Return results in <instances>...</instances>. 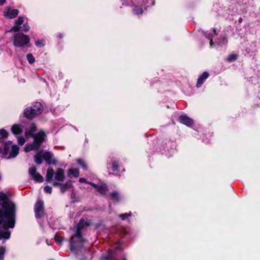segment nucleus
<instances>
[{"label":"nucleus","mask_w":260,"mask_h":260,"mask_svg":"<svg viewBox=\"0 0 260 260\" xmlns=\"http://www.w3.org/2000/svg\"><path fill=\"white\" fill-rule=\"evenodd\" d=\"M15 206L7 199L6 195L0 192V225L3 223L5 230L13 228L15 225ZM10 237L9 232L0 231V239H8Z\"/></svg>","instance_id":"obj_1"},{"label":"nucleus","mask_w":260,"mask_h":260,"mask_svg":"<svg viewBox=\"0 0 260 260\" xmlns=\"http://www.w3.org/2000/svg\"><path fill=\"white\" fill-rule=\"evenodd\" d=\"M37 129L36 125L32 123L29 127L25 131V135L26 139L30 136L34 138L33 144H27L24 148V151L28 152L31 150L39 149L40 145L45 141L46 134L43 131H40L37 134L34 133Z\"/></svg>","instance_id":"obj_2"},{"label":"nucleus","mask_w":260,"mask_h":260,"mask_svg":"<svg viewBox=\"0 0 260 260\" xmlns=\"http://www.w3.org/2000/svg\"><path fill=\"white\" fill-rule=\"evenodd\" d=\"M43 109L41 104L39 102H36L32 106L26 108L24 110V116L27 119H32L40 115L42 113Z\"/></svg>","instance_id":"obj_3"},{"label":"nucleus","mask_w":260,"mask_h":260,"mask_svg":"<svg viewBox=\"0 0 260 260\" xmlns=\"http://www.w3.org/2000/svg\"><path fill=\"white\" fill-rule=\"evenodd\" d=\"M13 45L17 48H22L27 46L30 43V37L22 32L15 34L12 38Z\"/></svg>","instance_id":"obj_4"},{"label":"nucleus","mask_w":260,"mask_h":260,"mask_svg":"<svg viewBox=\"0 0 260 260\" xmlns=\"http://www.w3.org/2000/svg\"><path fill=\"white\" fill-rule=\"evenodd\" d=\"M43 158L48 164H53L54 160L52 154L48 151H44L41 150L37 153L34 156V160L38 165H40L42 162Z\"/></svg>","instance_id":"obj_5"},{"label":"nucleus","mask_w":260,"mask_h":260,"mask_svg":"<svg viewBox=\"0 0 260 260\" xmlns=\"http://www.w3.org/2000/svg\"><path fill=\"white\" fill-rule=\"evenodd\" d=\"M85 225V222L84 219H81L77 226V231L76 234L73 235L71 238V249L73 250V247L76 246V243L81 242L83 241L82 237L81 235L80 230Z\"/></svg>","instance_id":"obj_6"},{"label":"nucleus","mask_w":260,"mask_h":260,"mask_svg":"<svg viewBox=\"0 0 260 260\" xmlns=\"http://www.w3.org/2000/svg\"><path fill=\"white\" fill-rule=\"evenodd\" d=\"M5 156H7V158L15 157L19 153V149L16 145H12L11 142H9L6 144L5 146Z\"/></svg>","instance_id":"obj_7"},{"label":"nucleus","mask_w":260,"mask_h":260,"mask_svg":"<svg viewBox=\"0 0 260 260\" xmlns=\"http://www.w3.org/2000/svg\"><path fill=\"white\" fill-rule=\"evenodd\" d=\"M114 249V251L110 250L107 256L104 257V260H117L116 258L117 257L116 251L120 250L122 249V242H119L118 243H117L116 244Z\"/></svg>","instance_id":"obj_8"},{"label":"nucleus","mask_w":260,"mask_h":260,"mask_svg":"<svg viewBox=\"0 0 260 260\" xmlns=\"http://www.w3.org/2000/svg\"><path fill=\"white\" fill-rule=\"evenodd\" d=\"M28 172L30 177L36 182H42L43 181V176L37 172V169L35 167L30 168Z\"/></svg>","instance_id":"obj_9"},{"label":"nucleus","mask_w":260,"mask_h":260,"mask_svg":"<svg viewBox=\"0 0 260 260\" xmlns=\"http://www.w3.org/2000/svg\"><path fill=\"white\" fill-rule=\"evenodd\" d=\"M35 212L37 218L40 217L44 214L43 203L41 200H38L35 207Z\"/></svg>","instance_id":"obj_10"},{"label":"nucleus","mask_w":260,"mask_h":260,"mask_svg":"<svg viewBox=\"0 0 260 260\" xmlns=\"http://www.w3.org/2000/svg\"><path fill=\"white\" fill-rule=\"evenodd\" d=\"M24 18L22 16H20L15 21L14 25L11 28L10 31H14L15 32H19L22 27L21 25L23 23Z\"/></svg>","instance_id":"obj_11"},{"label":"nucleus","mask_w":260,"mask_h":260,"mask_svg":"<svg viewBox=\"0 0 260 260\" xmlns=\"http://www.w3.org/2000/svg\"><path fill=\"white\" fill-rule=\"evenodd\" d=\"M18 14V10L17 9L11 10L9 8L6 9L4 11V15L6 18L9 19H13L16 17Z\"/></svg>","instance_id":"obj_12"},{"label":"nucleus","mask_w":260,"mask_h":260,"mask_svg":"<svg viewBox=\"0 0 260 260\" xmlns=\"http://www.w3.org/2000/svg\"><path fill=\"white\" fill-rule=\"evenodd\" d=\"M54 178L58 181H63L65 179L64 170L61 168L57 169L55 173Z\"/></svg>","instance_id":"obj_13"},{"label":"nucleus","mask_w":260,"mask_h":260,"mask_svg":"<svg viewBox=\"0 0 260 260\" xmlns=\"http://www.w3.org/2000/svg\"><path fill=\"white\" fill-rule=\"evenodd\" d=\"M179 121L188 126H191L193 124V120L186 115H181L179 118Z\"/></svg>","instance_id":"obj_14"},{"label":"nucleus","mask_w":260,"mask_h":260,"mask_svg":"<svg viewBox=\"0 0 260 260\" xmlns=\"http://www.w3.org/2000/svg\"><path fill=\"white\" fill-rule=\"evenodd\" d=\"M209 77V74L207 72H204L198 78L197 87H200L202 86L205 80L207 79Z\"/></svg>","instance_id":"obj_15"},{"label":"nucleus","mask_w":260,"mask_h":260,"mask_svg":"<svg viewBox=\"0 0 260 260\" xmlns=\"http://www.w3.org/2000/svg\"><path fill=\"white\" fill-rule=\"evenodd\" d=\"M11 132L15 135H19L23 132V127L21 125L14 124L11 128Z\"/></svg>","instance_id":"obj_16"},{"label":"nucleus","mask_w":260,"mask_h":260,"mask_svg":"<svg viewBox=\"0 0 260 260\" xmlns=\"http://www.w3.org/2000/svg\"><path fill=\"white\" fill-rule=\"evenodd\" d=\"M72 187V182L70 181L65 183H61V184L60 185V189L62 192H64L70 189Z\"/></svg>","instance_id":"obj_17"},{"label":"nucleus","mask_w":260,"mask_h":260,"mask_svg":"<svg viewBox=\"0 0 260 260\" xmlns=\"http://www.w3.org/2000/svg\"><path fill=\"white\" fill-rule=\"evenodd\" d=\"M55 175L54 171L51 168L48 169L46 176V181L50 182L52 181L53 177Z\"/></svg>","instance_id":"obj_18"},{"label":"nucleus","mask_w":260,"mask_h":260,"mask_svg":"<svg viewBox=\"0 0 260 260\" xmlns=\"http://www.w3.org/2000/svg\"><path fill=\"white\" fill-rule=\"evenodd\" d=\"M68 175L70 178L72 176L78 177L79 176V171L78 169H70L68 171Z\"/></svg>","instance_id":"obj_19"},{"label":"nucleus","mask_w":260,"mask_h":260,"mask_svg":"<svg viewBox=\"0 0 260 260\" xmlns=\"http://www.w3.org/2000/svg\"><path fill=\"white\" fill-rule=\"evenodd\" d=\"M144 12V9L139 6H136L133 9V13L134 14L140 16Z\"/></svg>","instance_id":"obj_20"},{"label":"nucleus","mask_w":260,"mask_h":260,"mask_svg":"<svg viewBox=\"0 0 260 260\" xmlns=\"http://www.w3.org/2000/svg\"><path fill=\"white\" fill-rule=\"evenodd\" d=\"M97 190L101 194H104L107 192L108 189L107 186L105 184H103L99 185Z\"/></svg>","instance_id":"obj_21"},{"label":"nucleus","mask_w":260,"mask_h":260,"mask_svg":"<svg viewBox=\"0 0 260 260\" xmlns=\"http://www.w3.org/2000/svg\"><path fill=\"white\" fill-rule=\"evenodd\" d=\"M110 198L113 201H117L120 199V196L117 192L114 191L110 194Z\"/></svg>","instance_id":"obj_22"},{"label":"nucleus","mask_w":260,"mask_h":260,"mask_svg":"<svg viewBox=\"0 0 260 260\" xmlns=\"http://www.w3.org/2000/svg\"><path fill=\"white\" fill-rule=\"evenodd\" d=\"M35 45L38 47H43L45 46V43L44 40H38L35 41Z\"/></svg>","instance_id":"obj_23"},{"label":"nucleus","mask_w":260,"mask_h":260,"mask_svg":"<svg viewBox=\"0 0 260 260\" xmlns=\"http://www.w3.org/2000/svg\"><path fill=\"white\" fill-rule=\"evenodd\" d=\"M26 58L29 63H32L35 61V58L31 53H29L26 55Z\"/></svg>","instance_id":"obj_24"},{"label":"nucleus","mask_w":260,"mask_h":260,"mask_svg":"<svg viewBox=\"0 0 260 260\" xmlns=\"http://www.w3.org/2000/svg\"><path fill=\"white\" fill-rule=\"evenodd\" d=\"M78 164L81 166L83 169L85 170L87 169V166L86 165L85 162L82 159H78L77 160Z\"/></svg>","instance_id":"obj_25"},{"label":"nucleus","mask_w":260,"mask_h":260,"mask_svg":"<svg viewBox=\"0 0 260 260\" xmlns=\"http://www.w3.org/2000/svg\"><path fill=\"white\" fill-rule=\"evenodd\" d=\"M143 3L144 5H148V6H152L155 4V1L150 0L149 2L148 0H143Z\"/></svg>","instance_id":"obj_26"},{"label":"nucleus","mask_w":260,"mask_h":260,"mask_svg":"<svg viewBox=\"0 0 260 260\" xmlns=\"http://www.w3.org/2000/svg\"><path fill=\"white\" fill-rule=\"evenodd\" d=\"M237 58V55H236L235 54H232L228 56L227 60L229 61H235Z\"/></svg>","instance_id":"obj_27"},{"label":"nucleus","mask_w":260,"mask_h":260,"mask_svg":"<svg viewBox=\"0 0 260 260\" xmlns=\"http://www.w3.org/2000/svg\"><path fill=\"white\" fill-rule=\"evenodd\" d=\"M30 27L28 23H25L23 24L21 29L23 31L28 32L30 30Z\"/></svg>","instance_id":"obj_28"},{"label":"nucleus","mask_w":260,"mask_h":260,"mask_svg":"<svg viewBox=\"0 0 260 260\" xmlns=\"http://www.w3.org/2000/svg\"><path fill=\"white\" fill-rule=\"evenodd\" d=\"M0 135L3 138H7L8 136V133L5 129H0Z\"/></svg>","instance_id":"obj_29"},{"label":"nucleus","mask_w":260,"mask_h":260,"mask_svg":"<svg viewBox=\"0 0 260 260\" xmlns=\"http://www.w3.org/2000/svg\"><path fill=\"white\" fill-rule=\"evenodd\" d=\"M119 167V164L118 161L115 160L112 162V169L113 171H117Z\"/></svg>","instance_id":"obj_30"},{"label":"nucleus","mask_w":260,"mask_h":260,"mask_svg":"<svg viewBox=\"0 0 260 260\" xmlns=\"http://www.w3.org/2000/svg\"><path fill=\"white\" fill-rule=\"evenodd\" d=\"M5 252V248L3 247H0V259L1 260L3 259Z\"/></svg>","instance_id":"obj_31"},{"label":"nucleus","mask_w":260,"mask_h":260,"mask_svg":"<svg viewBox=\"0 0 260 260\" xmlns=\"http://www.w3.org/2000/svg\"><path fill=\"white\" fill-rule=\"evenodd\" d=\"M18 142L19 144L22 145H23L25 142V140L23 137H18Z\"/></svg>","instance_id":"obj_32"},{"label":"nucleus","mask_w":260,"mask_h":260,"mask_svg":"<svg viewBox=\"0 0 260 260\" xmlns=\"http://www.w3.org/2000/svg\"><path fill=\"white\" fill-rule=\"evenodd\" d=\"M44 191L46 193H51L52 192V187L49 186H45L44 187Z\"/></svg>","instance_id":"obj_33"},{"label":"nucleus","mask_w":260,"mask_h":260,"mask_svg":"<svg viewBox=\"0 0 260 260\" xmlns=\"http://www.w3.org/2000/svg\"><path fill=\"white\" fill-rule=\"evenodd\" d=\"M130 214H120L119 216L121 218L122 220H125L126 218H127L128 217L130 216Z\"/></svg>","instance_id":"obj_34"},{"label":"nucleus","mask_w":260,"mask_h":260,"mask_svg":"<svg viewBox=\"0 0 260 260\" xmlns=\"http://www.w3.org/2000/svg\"><path fill=\"white\" fill-rule=\"evenodd\" d=\"M79 181L81 182V183H89L88 181H87L85 178H79Z\"/></svg>","instance_id":"obj_35"},{"label":"nucleus","mask_w":260,"mask_h":260,"mask_svg":"<svg viewBox=\"0 0 260 260\" xmlns=\"http://www.w3.org/2000/svg\"><path fill=\"white\" fill-rule=\"evenodd\" d=\"M88 184L91 185L93 187L96 188L97 189H98V186H99V185H96L95 183L90 182H89Z\"/></svg>","instance_id":"obj_36"},{"label":"nucleus","mask_w":260,"mask_h":260,"mask_svg":"<svg viewBox=\"0 0 260 260\" xmlns=\"http://www.w3.org/2000/svg\"><path fill=\"white\" fill-rule=\"evenodd\" d=\"M61 183H60L57 182H54L53 183V186H58L60 187V185H61Z\"/></svg>","instance_id":"obj_37"},{"label":"nucleus","mask_w":260,"mask_h":260,"mask_svg":"<svg viewBox=\"0 0 260 260\" xmlns=\"http://www.w3.org/2000/svg\"><path fill=\"white\" fill-rule=\"evenodd\" d=\"M6 3V0H0V5H3Z\"/></svg>","instance_id":"obj_38"},{"label":"nucleus","mask_w":260,"mask_h":260,"mask_svg":"<svg viewBox=\"0 0 260 260\" xmlns=\"http://www.w3.org/2000/svg\"><path fill=\"white\" fill-rule=\"evenodd\" d=\"M227 40L225 38L223 39V44H225L227 43Z\"/></svg>","instance_id":"obj_39"},{"label":"nucleus","mask_w":260,"mask_h":260,"mask_svg":"<svg viewBox=\"0 0 260 260\" xmlns=\"http://www.w3.org/2000/svg\"><path fill=\"white\" fill-rule=\"evenodd\" d=\"M210 44L211 47H212L213 44V41L212 39H211V40H210Z\"/></svg>","instance_id":"obj_40"},{"label":"nucleus","mask_w":260,"mask_h":260,"mask_svg":"<svg viewBox=\"0 0 260 260\" xmlns=\"http://www.w3.org/2000/svg\"><path fill=\"white\" fill-rule=\"evenodd\" d=\"M58 237H55L56 241L57 242L60 243V241H59V240H58Z\"/></svg>","instance_id":"obj_41"},{"label":"nucleus","mask_w":260,"mask_h":260,"mask_svg":"<svg viewBox=\"0 0 260 260\" xmlns=\"http://www.w3.org/2000/svg\"><path fill=\"white\" fill-rule=\"evenodd\" d=\"M57 37L59 38H61L62 37V36L61 35H58Z\"/></svg>","instance_id":"obj_42"},{"label":"nucleus","mask_w":260,"mask_h":260,"mask_svg":"<svg viewBox=\"0 0 260 260\" xmlns=\"http://www.w3.org/2000/svg\"><path fill=\"white\" fill-rule=\"evenodd\" d=\"M207 37L209 38V39H210V37L209 36H208Z\"/></svg>","instance_id":"obj_43"}]
</instances>
